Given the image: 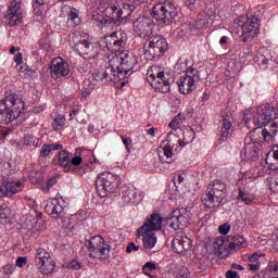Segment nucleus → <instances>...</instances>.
Segmentation results:
<instances>
[{
	"label": "nucleus",
	"mask_w": 278,
	"mask_h": 278,
	"mask_svg": "<svg viewBox=\"0 0 278 278\" xmlns=\"http://www.w3.org/2000/svg\"><path fill=\"white\" fill-rule=\"evenodd\" d=\"M35 264L39 266L41 275H51V273L55 270V261H53L51 254L42 248H39L36 251Z\"/></svg>",
	"instance_id": "nucleus-16"
},
{
	"label": "nucleus",
	"mask_w": 278,
	"mask_h": 278,
	"mask_svg": "<svg viewBox=\"0 0 278 278\" xmlns=\"http://www.w3.org/2000/svg\"><path fill=\"white\" fill-rule=\"evenodd\" d=\"M168 51V41L160 35H149L143 43L146 60L155 61Z\"/></svg>",
	"instance_id": "nucleus-6"
},
{
	"label": "nucleus",
	"mask_w": 278,
	"mask_h": 278,
	"mask_svg": "<svg viewBox=\"0 0 278 278\" xmlns=\"http://www.w3.org/2000/svg\"><path fill=\"white\" fill-rule=\"evenodd\" d=\"M226 278H240V276L238 275V271L230 269L226 271Z\"/></svg>",
	"instance_id": "nucleus-60"
},
{
	"label": "nucleus",
	"mask_w": 278,
	"mask_h": 278,
	"mask_svg": "<svg viewBox=\"0 0 278 278\" xmlns=\"http://www.w3.org/2000/svg\"><path fill=\"white\" fill-rule=\"evenodd\" d=\"M227 242H229L227 253H236L249 247V241L242 236H228Z\"/></svg>",
	"instance_id": "nucleus-28"
},
{
	"label": "nucleus",
	"mask_w": 278,
	"mask_h": 278,
	"mask_svg": "<svg viewBox=\"0 0 278 278\" xmlns=\"http://www.w3.org/2000/svg\"><path fill=\"white\" fill-rule=\"evenodd\" d=\"M172 249L178 255H186V252L192 249V240L184 235H177L172 242Z\"/></svg>",
	"instance_id": "nucleus-25"
},
{
	"label": "nucleus",
	"mask_w": 278,
	"mask_h": 278,
	"mask_svg": "<svg viewBox=\"0 0 278 278\" xmlns=\"http://www.w3.org/2000/svg\"><path fill=\"white\" fill-rule=\"evenodd\" d=\"M55 184H58V178L52 177V178H50V179L47 181L46 187H47V189L49 190V189L53 188V186H55Z\"/></svg>",
	"instance_id": "nucleus-58"
},
{
	"label": "nucleus",
	"mask_w": 278,
	"mask_h": 278,
	"mask_svg": "<svg viewBox=\"0 0 278 278\" xmlns=\"http://www.w3.org/2000/svg\"><path fill=\"white\" fill-rule=\"evenodd\" d=\"M218 231L222 236H227V233L231 231V225L225 223L224 225L219 226Z\"/></svg>",
	"instance_id": "nucleus-49"
},
{
	"label": "nucleus",
	"mask_w": 278,
	"mask_h": 278,
	"mask_svg": "<svg viewBox=\"0 0 278 278\" xmlns=\"http://www.w3.org/2000/svg\"><path fill=\"white\" fill-rule=\"evenodd\" d=\"M175 68L178 73H185V75H188V71L190 70H197L195 67H192V65H190L189 60L184 61L181 59L177 61Z\"/></svg>",
	"instance_id": "nucleus-35"
},
{
	"label": "nucleus",
	"mask_w": 278,
	"mask_h": 278,
	"mask_svg": "<svg viewBox=\"0 0 278 278\" xmlns=\"http://www.w3.org/2000/svg\"><path fill=\"white\" fill-rule=\"evenodd\" d=\"M108 1L110 0H98L99 10H103L105 12V8H108L109 5H112V3H109Z\"/></svg>",
	"instance_id": "nucleus-55"
},
{
	"label": "nucleus",
	"mask_w": 278,
	"mask_h": 278,
	"mask_svg": "<svg viewBox=\"0 0 278 278\" xmlns=\"http://www.w3.org/2000/svg\"><path fill=\"white\" fill-rule=\"evenodd\" d=\"M70 42L79 55H89L90 51H92V42L88 40V35L86 34L81 36L80 33H72L70 35Z\"/></svg>",
	"instance_id": "nucleus-17"
},
{
	"label": "nucleus",
	"mask_w": 278,
	"mask_h": 278,
	"mask_svg": "<svg viewBox=\"0 0 278 278\" xmlns=\"http://www.w3.org/2000/svg\"><path fill=\"white\" fill-rule=\"evenodd\" d=\"M256 60L258 62V66H263V68H266V66H268V59L263 54H257Z\"/></svg>",
	"instance_id": "nucleus-48"
},
{
	"label": "nucleus",
	"mask_w": 278,
	"mask_h": 278,
	"mask_svg": "<svg viewBox=\"0 0 278 278\" xmlns=\"http://www.w3.org/2000/svg\"><path fill=\"white\" fill-rule=\"evenodd\" d=\"M227 197V185L220 179H216L207 186L205 193L202 195L201 201L204 207L212 210L218 207L223 200Z\"/></svg>",
	"instance_id": "nucleus-5"
},
{
	"label": "nucleus",
	"mask_w": 278,
	"mask_h": 278,
	"mask_svg": "<svg viewBox=\"0 0 278 278\" xmlns=\"http://www.w3.org/2000/svg\"><path fill=\"white\" fill-rule=\"evenodd\" d=\"M249 268L252 271L260 270V265H257V264H250Z\"/></svg>",
	"instance_id": "nucleus-64"
},
{
	"label": "nucleus",
	"mask_w": 278,
	"mask_h": 278,
	"mask_svg": "<svg viewBox=\"0 0 278 278\" xmlns=\"http://www.w3.org/2000/svg\"><path fill=\"white\" fill-rule=\"evenodd\" d=\"M245 258L248 260V262L254 263L257 262V260H260V255L257 253L245 254Z\"/></svg>",
	"instance_id": "nucleus-56"
},
{
	"label": "nucleus",
	"mask_w": 278,
	"mask_h": 278,
	"mask_svg": "<svg viewBox=\"0 0 278 278\" xmlns=\"http://www.w3.org/2000/svg\"><path fill=\"white\" fill-rule=\"evenodd\" d=\"M235 55L239 58V62H247V52L244 51V48L236 50Z\"/></svg>",
	"instance_id": "nucleus-47"
},
{
	"label": "nucleus",
	"mask_w": 278,
	"mask_h": 278,
	"mask_svg": "<svg viewBox=\"0 0 278 278\" xmlns=\"http://www.w3.org/2000/svg\"><path fill=\"white\" fill-rule=\"evenodd\" d=\"M151 16L161 26L170 25L177 16V8L173 2H160L152 8Z\"/></svg>",
	"instance_id": "nucleus-9"
},
{
	"label": "nucleus",
	"mask_w": 278,
	"mask_h": 278,
	"mask_svg": "<svg viewBox=\"0 0 278 278\" xmlns=\"http://www.w3.org/2000/svg\"><path fill=\"white\" fill-rule=\"evenodd\" d=\"M170 129H179L181 127V114H178L169 123Z\"/></svg>",
	"instance_id": "nucleus-44"
},
{
	"label": "nucleus",
	"mask_w": 278,
	"mask_h": 278,
	"mask_svg": "<svg viewBox=\"0 0 278 278\" xmlns=\"http://www.w3.org/2000/svg\"><path fill=\"white\" fill-rule=\"evenodd\" d=\"M132 29L137 36H149L153 35V20L150 17H139L132 23Z\"/></svg>",
	"instance_id": "nucleus-23"
},
{
	"label": "nucleus",
	"mask_w": 278,
	"mask_h": 278,
	"mask_svg": "<svg viewBox=\"0 0 278 278\" xmlns=\"http://www.w3.org/2000/svg\"><path fill=\"white\" fill-rule=\"evenodd\" d=\"M84 162V159L79 154H75L72 159H70V170L72 173H77V167L76 166H81Z\"/></svg>",
	"instance_id": "nucleus-38"
},
{
	"label": "nucleus",
	"mask_w": 278,
	"mask_h": 278,
	"mask_svg": "<svg viewBox=\"0 0 278 278\" xmlns=\"http://www.w3.org/2000/svg\"><path fill=\"white\" fill-rule=\"evenodd\" d=\"M123 144L126 147L127 151H129V147H131V138L122 136Z\"/></svg>",
	"instance_id": "nucleus-57"
},
{
	"label": "nucleus",
	"mask_w": 278,
	"mask_h": 278,
	"mask_svg": "<svg viewBox=\"0 0 278 278\" xmlns=\"http://www.w3.org/2000/svg\"><path fill=\"white\" fill-rule=\"evenodd\" d=\"M201 81L199 70H189L187 74L180 77L178 81V90L181 94H190L197 90V86Z\"/></svg>",
	"instance_id": "nucleus-14"
},
{
	"label": "nucleus",
	"mask_w": 278,
	"mask_h": 278,
	"mask_svg": "<svg viewBox=\"0 0 278 278\" xmlns=\"http://www.w3.org/2000/svg\"><path fill=\"white\" fill-rule=\"evenodd\" d=\"M45 212L52 218H62L64 216V200L62 198L48 200Z\"/></svg>",
	"instance_id": "nucleus-24"
},
{
	"label": "nucleus",
	"mask_w": 278,
	"mask_h": 278,
	"mask_svg": "<svg viewBox=\"0 0 278 278\" xmlns=\"http://www.w3.org/2000/svg\"><path fill=\"white\" fill-rule=\"evenodd\" d=\"M112 58H117V61L115 62L116 71L119 72V77L124 79L134 71V68H136V65L138 64V56L128 50H124Z\"/></svg>",
	"instance_id": "nucleus-11"
},
{
	"label": "nucleus",
	"mask_w": 278,
	"mask_h": 278,
	"mask_svg": "<svg viewBox=\"0 0 278 278\" xmlns=\"http://www.w3.org/2000/svg\"><path fill=\"white\" fill-rule=\"evenodd\" d=\"M104 14L106 18L118 21L121 18H128V16H131V11L129 9V4H123V7L119 8L118 4L111 3L105 8Z\"/></svg>",
	"instance_id": "nucleus-21"
},
{
	"label": "nucleus",
	"mask_w": 278,
	"mask_h": 278,
	"mask_svg": "<svg viewBox=\"0 0 278 278\" xmlns=\"http://www.w3.org/2000/svg\"><path fill=\"white\" fill-rule=\"evenodd\" d=\"M148 136H155V134H157V128L155 127H151L149 129L146 130Z\"/></svg>",
	"instance_id": "nucleus-63"
},
{
	"label": "nucleus",
	"mask_w": 278,
	"mask_h": 278,
	"mask_svg": "<svg viewBox=\"0 0 278 278\" xmlns=\"http://www.w3.org/2000/svg\"><path fill=\"white\" fill-rule=\"evenodd\" d=\"M267 181H269V190L271 192H278V179L273 181V178H267Z\"/></svg>",
	"instance_id": "nucleus-52"
},
{
	"label": "nucleus",
	"mask_w": 278,
	"mask_h": 278,
	"mask_svg": "<svg viewBox=\"0 0 278 278\" xmlns=\"http://www.w3.org/2000/svg\"><path fill=\"white\" fill-rule=\"evenodd\" d=\"M16 270V266L14 264H5L4 266H2V273L4 275H14V271Z\"/></svg>",
	"instance_id": "nucleus-46"
},
{
	"label": "nucleus",
	"mask_w": 278,
	"mask_h": 278,
	"mask_svg": "<svg viewBox=\"0 0 278 278\" xmlns=\"http://www.w3.org/2000/svg\"><path fill=\"white\" fill-rule=\"evenodd\" d=\"M190 224V210L188 207L176 208L167 218V225L175 231L186 229Z\"/></svg>",
	"instance_id": "nucleus-15"
},
{
	"label": "nucleus",
	"mask_w": 278,
	"mask_h": 278,
	"mask_svg": "<svg viewBox=\"0 0 278 278\" xmlns=\"http://www.w3.org/2000/svg\"><path fill=\"white\" fill-rule=\"evenodd\" d=\"M92 90H94V87L92 86V84H90V81L83 83L80 92L85 99H87L88 97H90V94H92Z\"/></svg>",
	"instance_id": "nucleus-41"
},
{
	"label": "nucleus",
	"mask_w": 278,
	"mask_h": 278,
	"mask_svg": "<svg viewBox=\"0 0 278 278\" xmlns=\"http://www.w3.org/2000/svg\"><path fill=\"white\" fill-rule=\"evenodd\" d=\"M33 12L36 16L45 14V0H31Z\"/></svg>",
	"instance_id": "nucleus-36"
},
{
	"label": "nucleus",
	"mask_w": 278,
	"mask_h": 278,
	"mask_svg": "<svg viewBox=\"0 0 278 278\" xmlns=\"http://www.w3.org/2000/svg\"><path fill=\"white\" fill-rule=\"evenodd\" d=\"M148 84L164 94L170 92V76L162 71V67L154 65L148 72Z\"/></svg>",
	"instance_id": "nucleus-10"
},
{
	"label": "nucleus",
	"mask_w": 278,
	"mask_h": 278,
	"mask_svg": "<svg viewBox=\"0 0 278 278\" xmlns=\"http://www.w3.org/2000/svg\"><path fill=\"white\" fill-rule=\"evenodd\" d=\"M227 40H229V37L222 36L220 39H219L220 47H227Z\"/></svg>",
	"instance_id": "nucleus-62"
},
{
	"label": "nucleus",
	"mask_w": 278,
	"mask_h": 278,
	"mask_svg": "<svg viewBox=\"0 0 278 278\" xmlns=\"http://www.w3.org/2000/svg\"><path fill=\"white\" fill-rule=\"evenodd\" d=\"M134 251H140V245H136V243L130 242L126 247V253H134Z\"/></svg>",
	"instance_id": "nucleus-53"
},
{
	"label": "nucleus",
	"mask_w": 278,
	"mask_h": 278,
	"mask_svg": "<svg viewBox=\"0 0 278 278\" xmlns=\"http://www.w3.org/2000/svg\"><path fill=\"white\" fill-rule=\"evenodd\" d=\"M14 62L17 64V66H21V64H23V53L18 52L15 54Z\"/></svg>",
	"instance_id": "nucleus-59"
},
{
	"label": "nucleus",
	"mask_w": 278,
	"mask_h": 278,
	"mask_svg": "<svg viewBox=\"0 0 278 278\" xmlns=\"http://www.w3.org/2000/svg\"><path fill=\"white\" fill-rule=\"evenodd\" d=\"M208 24H210V15H199L195 21V28L206 29Z\"/></svg>",
	"instance_id": "nucleus-39"
},
{
	"label": "nucleus",
	"mask_w": 278,
	"mask_h": 278,
	"mask_svg": "<svg viewBox=\"0 0 278 278\" xmlns=\"http://www.w3.org/2000/svg\"><path fill=\"white\" fill-rule=\"evenodd\" d=\"M50 75L53 79H60V77H67L71 73V67L68 62L64 61L62 58H55L50 63Z\"/></svg>",
	"instance_id": "nucleus-22"
},
{
	"label": "nucleus",
	"mask_w": 278,
	"mask_h": 278,
	"mask_svg": "<svg viewBox=\"0 0 278 278\" xmlns=\"http://www.w3.org/2000/svg\"><path fill=\"white\" fill-rule=\"evenodd\" d=\"M222 127L219 131V138L217 139V144H223L228 138H231L233 131V125L231 124V118L229 115L225 114L222 116Z\"/></svg>",
	"instance_id": "nucleus-27"
},
{
	"label": "nucleus",
	"mask_w": 278,
	"mask_h": 278,
	"mask_svg": "<svg viewBox=\"0 0 278 278\" xmlns=\"http://www.w3.org/2000/svg\"><path fill=\"white\" fill-rule=\"evenodd\" d=\"M27 265V257L25 256H20L15 261V267L17 268H23V266Z\"/></svg>",
	"instance_id": "nucleus-50"
},
{
	"label": "nucleus",
	"mask_w": 278,
	"mask_h": 278,
	"mask_svg": "<svg viewBox=\"0 0 278 278\" xmlns=\"http://www.w3.org/2000/svg\"><path fill=\"white\" fill-rule=\"evenodd\" d=\"M62 149L64 146L60 143H45L40 150V157H49L51 151H62Z\"/></svg>",
	"instance_id": "nucleus-31"
},
{
	"label": "nucleus",
	"mask_w": 278,
	"mask_h": 278,
	"mask_svg": "<svg viewBox=\"0 0 278 278\" xmlns=\"http://www.w3.org/2000/svg\"><path fill=\"white\" fill-rule=\"evenodd\" d=\"M162 223H164V217L160 213H153L147 218V222L141 226V233H147L151 231H160L162 229Z\"/></svg>",
	"instance_id": "nucleus-26"
},
{
	"label": "nucleus",
	"mask_w": 278,
	"mask_h": 278,
	"mask_svg": "<svg viewBox=\"0 0 278 278\" xmlns=\"http://www.w3.org/2000/svg\"><path fill=\"white\" fill-rule=\"evenodd\" d=\"M215 253H217V255H223V253H225L227 251V247L225 245V239L223 238H217L214 243H213Z\"/></svg>",
	"instance_id": "nucleus-37"
},
{
	"label": "nucleus",
	"mask_w": 278,
	"mask_h": 278,
	"mask_svg": "<svg viewBox=\"0 0 278 278\" xmlns=\"http://www.w3.org/2000/svg\"><path fill=\"white\" fill-rule=\"evenodd\" d=\"M25 4L21 0H13L4 15V23L7 27H18L23 23L25 16Z\"/></svg>",
	"instance_id": "nucleus-13"
},
{
	"label": "nucleus",
	"mask_w": 278,
	"mask_h": 278,
	"mask_svg": "<svg viewBox=\"0 0 278 278\" xmlns=\"http://www.w3.org/2000/svg\"><path fill=\"white\" fill-rule=\"evenodd\" d=\"M139 236H142V242L144 249L151 250L155 244H157V237H155V233L153 232H141V230H138Z\"/></svg>",
	"instance_id": "nucleus-30"
},
{
	"label": "nucleus",
	"mask_w": 278,
	"mask_h": 278,
	"mask_svg": "<svg viewBox=\"0 0 278 278\" xmlns=\"http://www.w3.org/2000/svg\"><path fill=\"white\" fill-rule=\"evenodd\" d=\"M278 109L269 103L258 105L256 109L248 110L243 115L247 127L253 123L254 127H266L271 121H277Z\"/></svg>",
	"instance_id": "nucleus-1"
},
{
	"label": "nucleus",
	"mask_w": 278,
	"mask_h": 278,
	"mask_svg": "<svg viewBox=\"0 0 278 278\" xmlns=\"http://www.w3.org/2000/svg\"><path fill=\"white\" fill-rule=\"evenodd\" d=\"M58 164L65 173H71V152L61 149L58 153Z\"/></svg>",
	"instance_id": "nucleus-29"
},
{
	"label": "nucleus",
	"mask_w": 278,
	"mask_h": 278,
	"mask_svg": "<svg viewBox=\"0 0 278 278\" xmlns=\"http://www.w3.org/2000/svg\"><path fill=\"white\" fill-rule=\"evenodd\" d=\"M238 201H242V203H244L245 205H251L255 201V197H253V194L251 193L243 195L238 194Z\"/></svg>",
	"instance_id": "nucleus-42"
},
{
	"label": "nucleus",
	"mask_w": 278,
	"mask_h": 278,
	"mask_svg": "<svg viewBox=\"0 0 278 278\" xmlns=\"http://www.w3.org/2000/svg\"><path fill=\"white\" fill-rule=\"evenodd\" d=\"M121 185V176L110 172H103L96 178V192L100 199H105L108 194H114Z\"/></svg>",
	"instance_id": "nucleus-7"
},
{
	"label": "nucleus",
	"mask_w": 278,
	"mask_h": 278,
	"mask_svg": "<svg viewBox=\"0 0 278 278\" xmlns=\"http://www.w3.org/2000/svg\"><path fill=\"white\" fill-rule=\"evenodd\" d=\"M119 197L125 205H138L144 199V193L136 187L123 185L119 188Z\"/></svg>",
	"instance_id": "nucleus-18"
},
{
	"label": "nucleus",
	"mask_w": 278,
	"mask_h": 278,
	"mask_svg": "<svg viewBox=\"0 0 278 278\" xmlns=\"http://www.w3.org/2000/svg\"><path fill=\"white\" fill-rule=\"evenodd\" d=\"M24 144L25 147H34L36 144V137L31 134H27L24 136Z\"/></svg>",
	"instance_id": "nucleus-45"
},
{
	"label": "nucleus",
	"mask_w": 278,
	"mask_h": 278,
	"mask_svg": "<svg viewBox=\"0 0 278 278\" xmlns=\"http://www.w3.org/2000/svg\"><path fill=\"white\" fill-rule=\"evenodd\" d=\"M116 62H118V58H112L109 61L108 66H100L96 73H93V79L96 81H99L100 84H118V81H122L121 78V72L116 70Z\"/></svg>",
	"instance_id": "nucleus-8"
},
{
	"label": "nucleus",
	"mask_w": 278,
	"mask_h": 278,
	"mask_svg": "<svg viewBox=\"0 0 278 278\" xmlns=\"http://www.w3.org/2000/svg\"><path fill=\"white\" fill-rule=\"evenodd\" d=\"M106 49L113 53V55H118L123 53V49L127 45V35L123 33H112L110 36L105 37Z\"/></svg>",
	"instance_id": "nucleus-19"
},
{
	"label": "nucleus",
	"mask_w": 278,
	"mask_h": 278,
	"mask_svg": "<svg viewBox=\"0 0 278 278\" xmlns=\"http://www.w3.org/2000/svg\"><path fill=\"white\" fill-rule=\"evenodd\" d=\"M241 21H243L241 40L242 42H252L260 35V16L250 13L247 17H241Z\"/></svg>",
	"instance_id": "nucleus-12"
},
{
	"label": "nucleus",
	"mask_w": 278,
	"mask_h": 278,
	"mask_svg": "<svg viewBox=\"0 0 278 278\" xmlns=\"http://www.w3.org/2000/svg\"><path fill=\"white\" fill-rule=\"evenodd\" d=\"M8 212H10L9 208L0 210V220H5V218H8Z\"/></svg>",
	"instance_id": "nucleus-61"
},
{
	"label": "nucleus",
	"mask_w": 278,
	"mask_h": 278,
	"mask_svg": "<svg viewBox=\"0 0 278 278\" xmlns=\"http://www.w3.org/2000/svg\"><path fill=\"white\" fill-rule=\"evenodd\" d=\"M65 125H66V117L64 115L58 114L53 118L51 127H52L53 131H62V129H64Z\"/></svg>",
	"instance_id": "nucleus-34"
},
{
	"label": "nucleus",
	"mask_w": 278,
	"mask_h": 278,
	"mask_svg": "<svg viewBox=\"0 0 278 278\" xmlns=\"http://www.w3.org/2000/svg\"><path fill=\"white\" fill-rule=\"evenodd\" d=\"M189 141L179 139L175 134L169 132L164 141L159 147V160L163 164H173L175 162V153H179Z\"/></svg>",
	"instance_id": "nucleus-3"
},
{
	"label": "nucleus",
	"mask_w": 278,
	"mask_h": 278,
	"mask_svg": "<svg viewBox=\"0 0 278 278\" xmlns=\"http://www.w3.org/2000/svg\"><path fill=\"white\" fill-rule=\"evenodd\" d=\"M179 278H190V270L188 267H180L178 271Z\"/></svg>",
	"instance_id": "nucleus-51"
},
{
	"label": "nucleus",
	"mask_w": 278,
	"mask_h": 278,
	"mask_svg": "<svg viewBox=\"0 0 278 278\" xmlns=\"http://www.w3.org/2000/svg\"><path fill=\"white\" fill-rule=\"evenodd\" d=\"M65 268H67V270H81V268H84V263L77 260H72L68 263H65Z\"/></svg>",
	"instance_id": "nucleus-40"
},
{
	"label": "nucleus",
	"mask_w": 278,
	"mask_h": 278,
	"mask_svg": "<svg viewBox=\"0 0 278 278\" xmlns=\"http://www.w3.org/2000/svg\"><path fill=\"white\" fill-rule=\"evenodd\" d=\"M20 71H22V73H24L25 77H36L38 75L36 70H31L27 65H25V67L23 65H21Z\"/></svg>",
	"instance_id": "nucleus-43"
},
{
	"label": "nucleus",
	"mask_w": 278,
	"mask_h": 278,
	"mask_svg": "<svg viewBox=\"0 0 278 278\" xmlns=\"http://www.w3.org/2000/svg\"><path fill=\"white\" fill-rule=\"evenodd\" d=\"M143 270L144 271H147V270H157V265H155L154 263H151V262H147L143 265Z\"/></svg>",
	"instance_id": "nucleus-54"
},
{
	"label": "nucleus",
	"mask_w": 278,
	"mask_h": 278,
	"mask_svg": "<svg viewBox=\"0 0 278 278\" xmlns=\"http://www.w3.org/2000/svg\"><path fill=\"white\" fill-rule=\"evenodd\" d=\"M85 247L87 249L86 257L90 262H108L110 260V251L112 245L105 242V239L101 236H93L85 240Z\"/></svg>",
	"instance_id": "nucleus-2"
},
{
	"label": "nucleus",
	"mask_w": 278,
	"mask_h": 278,
	"mask_svg": "<svg viewBox=\"0 0 278 278\" xmlns=\"http://www.w3.org/2000/svg\"><path fill=\"white\" fill-rule=\"evenodd\" d=\"M23 188H25V180L18 178L4 180L0 186V197H13L23 192Z\"/></svg>",
	"instance_id": "nucleus-20"
},
{
	"label": "nucleus",
	"mask_w": 278,
	"mask_h": 278,
	"mask_svg": "<svg viewBox=\"0 0 278 278\" xmlns=\"http://www.w3.org/2000/svg\"><path fill=\"white\" fill-rule=\"evenodd\" d=\"M238 184L239 197H243V194H251V178H247V175H243Z\"/></svg>",
	"instance_id": "nucleus-32"
},
{
	"label": "nucleus",
	"mask_w": 278,
	"mask_h": 278,
	"mask_svg": "<svg viewBox=\"0 0 278 278\" xmlns=\"http://www.w3.org/2000/svg\"><path fill=\"white\" fill-rule=\"evenodd\" d=\"M67 23L71 25V27H77V25H80L81 17H79V11L77 9L72 8L70 10L67 15Z\"/></svg>",
	"instance_id": "nucleus-33"
},
{
	"label": "nucleus",
	"mask_w": 278,
	"mask_h": 278,
	"mask_svg": "<svg viewBox=\"0 0 278 278\" xmlns=\"http://www.w3.org/2000/svg\"><path fill=\"white\" fill-rule=\"evenodd\" d=\"M24 111L25 102L16 94H10L0 101V121H4L7 124L20 118Z\"/></svg>",
	"instance_id": "nucleus-4"
}]
</instances>
